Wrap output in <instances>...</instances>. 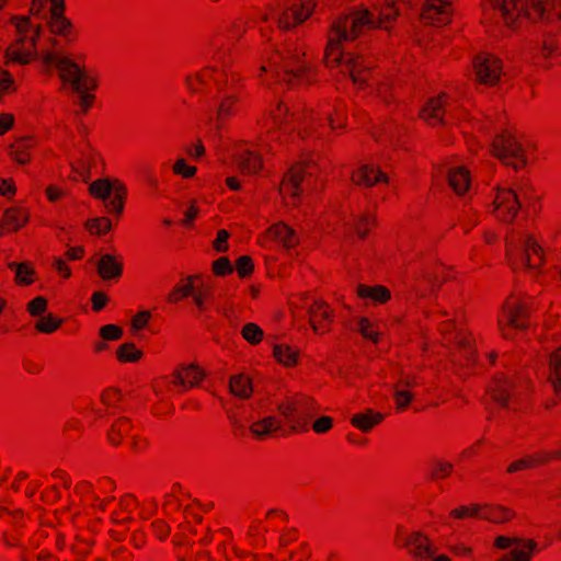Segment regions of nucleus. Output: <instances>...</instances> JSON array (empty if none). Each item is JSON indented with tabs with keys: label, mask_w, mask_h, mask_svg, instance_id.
Masks as SVG:
<instances>
[{
	"label": "nucleus",
	"mask_w": 561,
	"mask_h": 561,
	"mask_svg": "<svg viewBox=\"0 0 561 561\" xmlns=\"http://www.w3.org/2000/svg\"><path fill=\"white\" fill-rule=\"evenodd\" d=\"M447 182L456 195H465L471 187L470 171L462 165L451 167L447 172Z\"/></svg>",
	"instance_id": "obj_30"
},
{
	"label": "nucleus",
	"mask_w": 561,
	"mask_h": 561,
	"mask_svg": "<svg viewBox=\"0 0 561 561\" xmlns=\"http://www.w3.org/2000/svg\"><path fill=\"white\" fill-rule=\"evenodd\" d=\"M98 273L104 280L118 278L123 273V262L112 254L101 256Z\"/></svg>",
	"instance_id": "obj_34"
},
{
	"label": "nucleus",
	"mask_w": 561,
	"mask_h": 561,
	"mask_svg": "<svg viewBox=\"0 0 561 561\" xmlns=\"http://www.w3.org/2000/svg\"><path fill=\"white\" fill-rule=\"evenodd\" d=\"M356 293L359 298L375 304H385L391 297L389 289L382 285H358Z\"/></svg>",
	"instance_id": "obj_38"
},
{
	"label": "nucleus",
	"mask_w": 561,
	"mask_h": 561,
	"mask_svg": "<svg viewBox=\"0 0 561 561\" xmlns=\"http://www.w3.org/2000/svg\"><path fill=\"white\" fill-rule=\"evenodd\" d=\"M472 69L476 81L485 85H495L504 75L501 58L488 51L474 56Z\"/></svg>",
	"instance_id": "obj_16"
},
{
	"label": "nucleus",
	"mask_w": 561,
	"mask_h": 561,
	"mask_svg": "<svg viewBox=\"0 0 561 561\" xmlns=\"http://www.w3.org/2000/svg\"><path fill=\"white\" fill-rule=\"evenodd\" d=\"M492 148L493 153L500 160L516 170L524 168L527 163L526 148L522 144L519 136L513 131L504 130L496 136Z\"/></svg>",
	"instance_id": "obj_13"
},
{
	"label": "nucleus",
	"mask_w": 561,
	"mask_h": 561,
	"mask_svg": "<svg viewBox=\"0 0 561 561\" xmlns=\"http://www.w3.org/2000/svg\"><path fill=\"white\" fill-rule=\"evenodd\" d=\"M211 295L213 288L210 283L196 275L191 298L199 312L208 309Z\"/></svg>",
	"instance_id": "obj_32"
},
{
	"label": "nucleus",
	"mask_w": 561,
	"mask_h": 561,
	"mask_svg": "<svg viewBox=\"0 0 561 561\" xmlns=\"http://www.w3.org/2000/svg\"><path fill=\"white\" fill-rule=\"evenodd\" d=\"M479 519L492 523H504L512 518L513 513L501 505L480 504Z\"/></svg>",
	"instance_id": "obj_40"
},
{
	"label": "nucleus",
	"mask_w": 561,
	"mask_h": 561,
	"mask_svg": "<svg viewBox=\"0 0 561 561\" xmlns=\"http://www.w3.org/2000/svg\"><path fill=\"white\" fill-rule=\"evenodd\" d=\"M48 26L53 34L73 41L77 38L72 22L65 15V0H54Z\"/></svg>",
	"instance_id": "obj_25"
},
{
	"label": "nucleus",
	"mask_w": 561,
	"mask_h": 561,
	"mask_svg": "<svg viewBox=\"0 0 561 561\" xmlns=\"http://www.w3.org/2000/svg\"><path fill=\"white\" fill-rule=\"evenodd\" d=\"M299 350L286 343H278L273 346V357L285 367H295L299 360Z\"/></svg>",
	"instance_id": "obj_37"
},
{
	"label": "nucleus",
	"mask_w": 561,
	"mask_h": 561,
	"mask_svg": "<svg viewBox=\"0 0 561 561\" xmlns=\"http://www.w3.org/2000/svg\"><path fill=\"white\" fill-rule=\"evenodd\" d=\"M375 225L376 216L371 211L357 215L353 222L354 231L359 238H365Z\"/></svg>",
	"instance_id": "obj_46"
},
{
	"label": "nucleus",
	"mask_w": 561,
	"mask_h": 561,
	"mask_svg": "<svg viewBox=\"0 0 561 561\" xmlns=\"http://www.w3.org/2000/svg\"><path fill=\"white\" fill-rule=\"evenodd\" d=\"M172 172L176 176L188 180L195 176L197 168L188 164L184 158H180L172 165Z\"/></svg>",
	"instance_id": "obj_54"
},
{
	"label": "nucleus",
	"mask_w": 561,
	"mask_h": 561,
	"mask_svg": "<svg viewBox=\"0 0 561 561\" xmlns=\"http://www.w3.org/2000/svg\"><path fill=\"white\" fill-rule=\"evenodd\" d=\"M270 241L280 243L286 249H291L298 244V236L294 229L284 222H277L271 226L262 237V244L267 247Z\"/></svg>",
	"instance_id": "obj_26"
},
{
	"label": "nucleus",
	"mask_w": 561,
	"mask_h": 561,
	"mask_svg": "<svg viewBox=\"0 0 561 561\" xmlns=\"http://www.w3.org/2000/svg\"><path fill=\"white\" fill-rule=\"evenodd\" d=\"M115 356L122 364H134L144 357V352L134 343H124L117 347Z\"/></svg>",
	"instance_id": "obj_44"
},
{
	"label": "nucleus",
	"mask_w": 561,
	"mask_h": 561,
	"mask_svg": "<svg viewBox=\"0 0 561 561\" xmlns=\"http://www.w3.org/2000/svg\"><path fill=\"white\" fill-rule=\"evenodd\" d=\"M316 0H290L277 16V26L288 31L306 22L314 12Z\"/></svg>",
	"instance_id": "obj_17"
},
{
	"label": "nucleus",
	"mask_w": 561,
	"mask_h": 561,
	"mask_svg": "<svg viewBox=\"0 0 561 561\" xmlns=\"http://www.w3.org/2000/svg\"><path fill=\"white\" fill-rule=\"evenodd\" d=\"M255 76L266 83L275 82L289 88L313 83L318 77V66L311 50L300 41H288L279 47L267 45L260 58Z\"/></svg>",
	"instance_id": "obj_2"
},
{
	"label": "nucleus",
	"mask_w": 561,
	"mask_h": 561,
	"mask_svg": "<svg viewBox=\"0 0 561 561\" xmlns=\"http://www.w3.org/2000/svg\"><path fill=\"white\" fill-rule=\"evenodd\" d=\"M282 422L275 416H266L250 425V433L257 440L266 439L271 434L279 431Z\"/></svg>",
	"instance_id": "obj_33"
},
{
	"label": "nucleus",
	"mask_w": 561,
	"mask_h": 561,
	"mask_svg": "<svg viewBox=\"0 0 561 561\" xmlns=\"http://www.w3.org/2000/svg\"><path fill=\"white\" fill-rule=\"evenodd\" d=\"M87 229L93 234H105L112 228V222L107 217H99L87 222Z\"/></svg>",
	"instance_id": "obj_57"
},
{
	"label": "nucleus",
	"mask_w": 561,
	"mask_h": 561,
	"mask_svg": "<svg viewBox=\"0 0 561 561\" xmlns=\"http://www.w3.org/2000/svg\"><path fill=\"white\" fill-rule=\"evenodd\" d=\"M309 164L298 163L291 167L283 176L278 193L286 207H297L301 202L304 183L311 174Z\"/></svg>",
	"instance_id": "obj_14"
},
{
	"label": "nucleus",
	"mask_w": 561,
	"mask_h": 561,
	"mask_svg": "<svg viewBox=\"0 0 561 561\" xmlns=\"http://www.w3.org/2000/svg\"><path fill=\"white\" fill-rule=\"evenodd\" d=\"M115 483L108 478L101 479L96 484L89 481H80L75 488V496L79 499L85 515H92L96 511H104L114 500L107 496L113 492Z\"/></svg>",
	"instance_id": "obj_10"
},
{
	"label": "nucleus",
	"mask_w": 561,
	"mask_h": 561,
	"mask_svg": "<svg viewBox=\"0 0 561 561\" xmlns=\"http://www.w3.org/2000/svg\"><path fill=\"white\" fill-rule=\"evenodd\" d=\"M506 256L513 270L539 271L546 262L545 251L531 234L512 229L506 236Z\"/></svg>",
	"instance_id": "obj_6"
},
{
	"label": "nucleus",
	"mask_w": 561,
	"mask_h": 561,
	"mask_svg": "<svg viewBox=\"0 0 561 561\" xmlns=\"http://www.w3.org/2000/svg\"><path fill=\"white\" fill-rule=\"evenodd\" d=\"M196 275L188 276L176 284L169 294L168 300L176 304L186 297H191Z\"/></svg>",
	"instance_id": "obj_45"
},
{
	"label": "nucleus",
	"mask_w": 561,
	"mask_h": 561,
	"mask_svg": "<svg viewBox=\"0 0 561 561\" xmlns=\"http://www.w3.org/2000/svg\"><path fill=\"white\" fill-rule=\"evenodd\" d=\"M383 421V414L373 410L356 413L351 419V424L357 430L367 433Z\"/></svg>",
	"instance_id": "obj_36"
},
{
	"label": "nucleus",
	"mask_w": 561,
	"mask_h": 561,
	"mask_svg": "<svg viewBox=\"0 0 561 561\" xmlns=\"http://www.w3.org/2000/svg\"><path fill=\"white\" fill-rule=\"evenodd\" d=\"M481 23L490 31L504 25L516 31L530 25L559 23L561 0H481Z\"/></svg>",
	"instance_id": "obj_4"
},
{
	"label": "nucleus",
	"mask_w": 561,
	"mask_h": 561,
	"mask_svg": "<svg viewBox=\"0 0 561 561\" xmlns=\"http://www.w3.org/2000/svg\"><path fill=\"white\" fill-rule=\"evenodd\" d=\"M213 273L217 276H226L232 273V266L228 257L220 256L213 262Z\"/></svg>",
	"instance_id": "obj_61"
},
{
	"label": "nucleus",
	"mask_w": 561,
	"mask_h": 561,
	"mask_svg": "<svg viewBox=\"0 0 561 561\" xmlns=\"http://www.w3.org/2000/svg\"><path fill=\"white\" fill-rule=\"evenodd\" d=\"M30 219L28 211L22 207H12L4 211L0 225V237L24 227Z\"/></svg>",
	"instance_id": "obj_29"
},
{
	"label": "nucleus",
	"mask_w": 561,
	"mask_h": 561,
	"mask_svg": "<svg viewBox=\"0 0 561 561\" xmlns=\"http://www.w3.org/2000/svg\"><path fill=\"white\" fill-rule=\"evenodd\" d=\"M346 106L342 101L322 102L316 107L294 108L287 103L278 101L271 105L267 114L262 119V129L270 135L266 145L257 144L261 149L267 146L273 149L272 141H277L280 136H274L275 131L288 134L296 131L301 138H325L328 128L340 130L346 126Z\"/></svg>",
	"instance_id": "obj_1"
},
{
	"label": "nucleus",
	"mask_w": 561,
	"mask_h": 561,
	"mask_svg": "<svg viewBox=\"0 0 561 561\" xmlns=\"http://www.w3.org/2000/svg\"><path fill=\"white\" fill-rule=\"evenodd\" d=\"M241 77L233 67L231 57L217 53L210 64L201 71L186 78L187 89L204 92L213 87L219 93V104L215 118L216 129H221L227 121L236 116L240 110Z\"/></svg>",
	"instance_id": "obj_3"
},
{
	"label": "nucleus",
	"mask_w": 561,
	"mask_h": 561,
	"mask_svg": "<svg viewBox=\"0 0 561 561\" xmlns=\"http://www.w3.org/2000/svg\"><path fill=\"white\" fill-rule=\"evenodd\" d=\"M9 268L15 272V283L20 286H30L35 282V270L28 262L9 263Z\"/></svg>",
	"instance_id": "obj_42"
},
{
	"label": "nucleus",
	"mask_w": 561,
	"mask_h": 561,
	"mask_svg": "<svg viewBox=\"0 0 561 561\" xmlns=\"http://www.w3.org/2000/svg\"><path fill=\"white\" fill-rule=\"evenodd\" d=\"M394 543L407 548L409 553L417 561H430L436 548L431 538L421 531L408 534L403 526H397Z\"/></svg>",
	"instance_id": "obj_15"
},
{
	"label": "nucleus",
	"mask_w": 561,
	"mask_h": 561,
	"mask_svg": "<svg viewBox=\"0 0 561 561\" xmlns=\"http://www.w3.org/2000/svg\"><path fill=\"white\" fill-rule=\"evenodd\" d=\"M454 470V465L445 460H435L432 466L431 477L434 480L448 478Z\"/></svg>",
	"instance_id": "obj_55"
},
{
	"label": "nucleus",
	"mask_w": 561,
	"mask_h": 561,
	"mask_svg": "<svg viewBox=\"0 0 561 561\" xmlns=\"http://www.w3.org/2000/svg\"><path fill=\"white\" fill-rule=\"evenodd\" d=\"M241 336L251 345H257L263 341L264 331L256 323L249 322L242 327Z\"/></svg>",
	"instance_id": "obj_51"
},
{
	"label": "nucleus",
	"mask_w": 561,
	"mask_h": 561,
	"mask_svg": "<svg viewBox=\"0 0 561 561\" xmlns=\"http://www.w3.org/2000/svg\"><path fill=\"white\" fill-rule=\"evenodd\" d=\"M62 324V319L55 317L51 313L42 316L35 323V329L44 334H51L56 332Z\"/></svg>",
	"instance_id": "obj_50"
},
{
	"label": "nucleus",
	"mask_w": 561,
	"mask_h": 561,
	"mask_svg": "<svg viewBox=\"0 0 561 561\" xmlns=\"http://www.w3.org/2000/svg\"><path fill=\"white\" fill-rule=\"evenodd\" d=\"M449 551L458 558L473 560V548L466 542L458 541L449 546Z\"/></svg>",
	"instance_id": "obj_59"
},
{
	"label": "nucleus",
	"mask_w": 561,
	"mask_h": 561,
	"mask_svg": "<svg viewBox=\"0 0 561 561\" xmlns=\"http://www.w3.org/2000/svg\"><path fill=\"white\" fill-rule=\"evenodd\" d=\"M548 379L556 393L561 396V346L550 354Z\"/></svg>",
	"instance_id": "obj_41"
},
{
	"label": "nucleus",
	"mask_w": 561,
	"mask_h": 561,
	"mask_svg": "<svg viewBox=\"0 0 561 561\" xmlns=\"http://www.w3.org/2000/svg\"><path fill=\"white\" fill-rule=\"evenodd\" d=\"M89 192L94 198L107 201L105 207L110 214L122 216L128 194L127 186L123 181L98 179L90 184Z\"/></svg>",
	"instance_id": "obj_11"
},
{
	"label": "nucleus",
	"mask_w": 561,
	"mask_h": 561,
	"mask_svg": "<svg viewBox=\"0 0 561 561\" xmlns=\"http://www.w3.org/2000/svg\"><path fill=\"white\" fill-rule=\"evenodd\" d=\"M493 548L507 550L496 561H531L540 551L538 542L533 538L499 535L493 540Z\"/></svg>",
	"instance_id": "obj_12"
},
{
	"label": "nucleus",
	"mask_w": 561,
	"mask_h": 561,
	"mask_svg": "<svg viewBox=\"0 0 561 561\" xmlns=\"http://www.w3.org/2000/svg\"><path fill=\"white\" fill-rule=\"evenodd\" d=\"M454 110L455 104L451 96L447 92H442L427 100L420 112V117L430 125H436L444 122L445 115L451 114Z\"/></svg>",
	"instance_id": "obj_19"
},
{
	"label": "nucleus",
	"mask_w": 561,
	"mask_h": 561,
	"mask_svg": "<svg viewBox=\"0 0 561 561\" xmlns=\"http://www.w3.org/2000/svg\"><path fill=\"white\" fill-rule=\"evenodd\" d=\"M512 382L504 376H496L488 387V396L501 407H507Z\"/></svg>",
	"instance_id": "obj_31"
},
{
	"label": "nucleus",
	"mask_w": 561,
	"mask_h": 561,
	"mask_svg": "<svg viewBox=\"0 0 561 561\" xmlns=\"http://www.w3.org/2000/svg\"><path fill=\"white\" fill-rule=\"evenodd\" d=\"M560 54L559 41L553 35H547L542 41L539 56L547 61H551L558 58Z\"/></svg>",
	"instance_id": "obj_49"
},
{
	"label": "nucleus",
	"mask_w": 561,
	"mask_h": 561,
	"mask_svg": "<svg viewBox=\"0 0 561 561\" xmlns=\"http://www.w3.org/2000/svg\"><path fill=\"white\" fill-rule=\"evenodd\" d=\"M131 430H133V425H131V422L129 419H127V417L117 419L112 424V426L108 431V434H107L108 442L112 445L117 446L121 443H123V440L125 438L130 440Z\"/></svg>",
	"instance_id": "obj_39"
},
{
	"label": "nucleus",
	"mask_w": 561,
	"mask_h": 561,
	"mask_svg": "<svg viewBox=\"0 0 561 561\" xmlns=\"http://www.w3.org/2000/svg\"><path fill=\"white\" fill-rule=\"evenodd\" d=\"M35 146L33 138H25L18 141L12 149L13 159L20 163L25 164L31 160L30 148Z\"/></svg>",
	"instance_id": "obj_48"
},
{
	"label": "nucleus",
	"mask_w": 561,
	"mask_h": 561,
	"mask_svg": "<svg viewBox=\"0 0 561 561\" xmlns=\"http://www.w3.org/2000/svg\"><path fill=\"white\" fill-rule=\"evenodd\" d=\"M43 59L47 66L56 68L60 80L64 84L69 85L71 90L99 88V76L81 67L70 57L47 53Z\"/></svg>",
	"instance_id": "obj_7"
},
{
	"label": "nucleus",
	"mask_w": 561,
	"mask_h": 561,
	"mask_svg": "<svg viewBox=\"0 0 561 561\" xmlns=\"http://www.w3.org/2000/svg\"><path fill=\"white\" fill-rule=\"evenodd\" d=\"M205 376L204 370L194 364L182 366L173 375L174 386H180L185 391L194 388L203 380Z\"/></svg>",
	"instance_id": "obj_28"
},
{
	"label": "nucleus",
	"mask_w": 561,
	"mask_h": 561,
	"mask_svg": "<svg viewBox=\"0 0 561 561\" xmlns=\"http://www.w3.org/2000/svg\"><path fill=\"white\" fill-rule=\"evenodd\" d=\"M413 400V393L409 390L398 389L394 394V402L397 410L404 411L411 401Z\"/></svg>",
	"instance_id": "obj_62"
},
{
	"label": "nucleus",
	"mask_w": 561,
	"mask_h": 561,
	"mask_svg": "<svg viewBox=\"0 0 561 561\" xmlns=\"http://www.w3.org/2000/svg\"><path fill=\"white\" fill-rule=\"evenodd\" d=\"M116 508L112 512L111 518L115 524H124L131 519V514L137 507V500L130 495H124L117 503Z\"/></svg>",
	"instance_id": "obj_35"
},
{
	"label": "nucleus",
	"mask_w": 561,
	"mask_h": 561,
	"mask_svg": "<svg viewBox=\"0 0 561 561\" xmlns=\"http://www.w3.org/2000/svg\"><path fill=\"white\" fill-rule=\"evenodd\" d=\"M232 156L242 173L255 174L263 167L262 153L247 141L236 142Z\"/></svg>",
	"instance_id": "obj_21"
},
{
	"label": "nucleus",
	"mask_w": 561,
	"mask_h": 561,
	"mask_svg": "<svg viewBox=\"0 0 561 561\" xmlns=\"http://www.w3.org/2000/svg\"><path fill=\"white\" fill-rule=\"evenodd\" d=\"M438 330L443 335L445 342L449 343L455 341L461 351L467 362L473 360L476 353V341L471 333L456 327L453 320H446L439 323Z\"/></svg>",
	"instance_id": "obj_20"
},
{
	"label": "nucleus",
	"mask_w": 561,
	"mask_h": 561,
	"mask_svg": "<svg viewBox=\"0 0 561 561\" xmlns=\"http://www.w3.org/2000/svg\"><path fill=\"white\" fill-rule=\"evenodd\" d=\"M122 401V393L117 388L108 387L101 393V402L107 409H116Z\"/></svg>",
	"instance_id": "obj_53"
},
{
	"label": "nucleus",
	"mask_w": 561,
	"mask_h": 561,
	"mask_svg": "<svg viewBox=\"0 0 561 561\" xmlns=\"http://www.w3.org/2000/svg\"><path fill=\"white\" fill-rule=\"evenodd\" d=\"M47 299L43 296H37L26 305V310L32 317H39L47 310Z\"/></svg>",
	"instance_id": "obj_58"
},
{
	"label": "nucleus",
	"mask_w": 561,
	"mask_h": 561,
	"mask_svg": "<svg viewBox=\"0 0 561 561\" xmlns=\"http://www.w3.org/2000/svg\"><path fill=\"white\" fill-rule=\"evenodd\" d=\"M102 158L99 152L89 149L71 163L73 179L88 182L101 171Z\"/></svg>",
	"instance_id": "obj_24"
},
{
	"label": "nucleus",
	"mask_w": 561,
	"mask_h": 561,
	"mask_svg": "<svg viewBox=\"0 0 561 561\" xmlns=\"http://www.w3.org/2000/svg\"><path fill=\"white\" fill-rule=\"evenodd\" d=\"M99 333L104 341H117L123 336V330L116 324H105Z\"/></svg>",
	"instance_id": "obj_60"
},
{
	"label": "nucleus",
	"mask_w": 561,
	"mask_h": 561,
	"mask_svg": "<svg viewBox=\"0 0 561 561\" xmlns=\"http://www.w3.org/2000/svg\"><path fill=\"white\" fill-rule=\"evenodd\" d=\"M357 332L367 341L377 344L380 340V330L377 323L366 317H359L356 320Z\"/></svg>",
	"instance_id": "obj_43"
},
{
	"label": "nucleus",
	"mask_w": 561,
	"mask_h": 561,
	"mask_svg": "<svg viewBox=\"0 0 561 561\" xmlns=\"http://www.w3.org/2000/svg\"><path fill=\"white\" fill-rule=\"evenodd\" d=\"M480 504L471 503L469 505H461L449 512V517L454 519H479Z\"/></svg>",
	"instance_id": "obj_52"
},
{
	"label": "nucleus",
	"mask_w": 561,
	"mask_h": 561,
	"mask_svg": "<svg viewBox=\"0 0 561 561\" xmlns=\"http://www.w3.org/2000/svg\"><path fill=\"white\" fill-rule=\"evenodd\" d=\"M96 90L98 89L72 90L79 95L78 105L82 114H87L93 106V103L95 101V95L93 94V92Z\"/></svg>",
	"instance_id": "obj_56"
},
{
	"label": "nucleus",
	"mask_w": 561,
	"mask_h": 561,
	"mask_svg": "<svg viewBox=\"0 0 561 561\" xmlns=\"http://www.w3.org/2000/svg\"><path fill=\"white\" fill-rule=\"evenodd\" d=\"M352 181L357 185L370 187L379 183H387L388 176L377 165L365 163L354 170Z\"/></svg>",
	"instance_id": "obj_27"
},
{
	"label": "nucleus",
	"mask_w": 561,
	"mask_h": 561,
	"mask_svg": "<svg viewBox=\"0 0 561 561\" xmlns=\"http://www.w3.org/2000/svg\"><path fill=\"white\" fill-rule=\"evenodd\" d=\"M492 206V211L499 220L512 222L520 209V201L514 190L497 187Z\"/></svg>",
	"instance_id": "obj_18"
},
{
	"label": "nucleus",
	"mask_w": 561,
	"mask_h": 561,
	"mask_svg": "<svg viewBox=\"0 0 561 561\" xmlns=\"http://www.w3.org/2000/svg\"><path fill=\"white\" fill-rule=\"evenodd\" d=\"M230 390L234 396L241 399L249 398L252 393L250 378L245 375H237L231 377Z\"/></svg>",
	"instance_id": "obj_47"
},
{
	"label": "nucleus",
	"mask_w": 561,
	"mask_h": 561,
	"mask_svg": "<svg viewBox=\"0 0 561 561\" xmlns=\"http://www.w3.org/2000/svg\"><path fill=\"white\" fill-rule=\"evenodd\" d=\"M252 259L248 255L240 256L236 263V270L240 277H245L253 272Z\"/></svg>",
	"instance_id": "obj_64"
},
{
	"label": "nucleus",
	"mask_w": 561,
	"mask_h": 561,
	"mask_svg": "<svg viewBox=\"0 0 561 561\" xmlns=\"http://www.w3.org/2000/svg\"><path fill=\"white\" fill-rule=\"evenodd\" d=\"M54 0H32L30 16L13 15L10 24L14 27V41L5 50L7 62L26 65L37 53V39L42 34V23L53 13Z\"/></svg>",
	"instance_id": "obj_5"
},
{
	"label": "nucleus",
	"mask_w": 561,
	"mask_h": 561,
	"mask_svg": "<svg viewBox=\"0 0 561 561\" xmlns=\"http://www.w3.org/2000/svg\"><path fill=\"white\" fill-rule=\"evenodd\" d=\"M451 0H426L423 4L421 19L431 25H445L453 16Z\"/></svg>",
	"instance_id": "obj_23"
},
{
	"label": "nucleus",
	"mask_w": 561,
	"mask_h": 561,
	"mask_svg": "<svg viewBox=\"0 0 561 561\" xmlns=\"http://www.w3.org/2000/svg\"><path fill=\"white\" fill-rule=\"evenodd\" d=\"M317 402L305 394L286 398L278 405V412L285 424L295 433L306 432L309 421L317 414Z\"/></svg>",
	"instance_id": "obj_9"
},
{
	"label": "nucleus",
	"mask_w": 561,
	"mask_h": 561,
	"mask_svg": "<svg viewBox=\"0 0 561 561\" xmlns=\"http://www.w3.org/2000/svg\"><path fill=\"white\" fill-rule=\"evenodd\" d=\"M309 324L314 334L328 333L334 321V310L323 300H314L308 307Z\"/></svg>",
	"instance_id": "obj_22"
},
{
	"label": "nucleus",
	"mask_w": 561,
	"mask_h": 561,
	"mask_svg": "<svg viewBox=\"0 0 561 561\" xmlns=\"http://www.w3.org/2000/svg\"><path fill=\"white\" fill-rule=\"evenodd\" d=\"M181 507H182V501L174 493L168 494L162 504V510L165 515H171L174 512H176L178 510H180Z\"/></svg>",
	"instance_id": "obj_63"
},
{
	"label": "nucleus",
	"mask_w": 561,
	"mask_h": 561,
	"mask_svg": "<svg viewBox=\"0 0 561 561\" xmlns=\"http://www.w3.org/2000/svg\"><path fill=\"white\" fill-rule=\"evenodd\" d=\"M528 298L522 294L508 296L499 313L497 327L502 337L514 339L528 324Z\"/></svg>",
	"instance_id": "obj_8"
}]
</instances>
